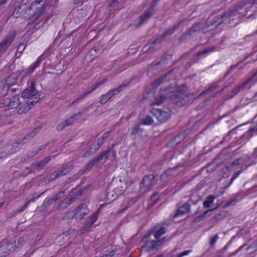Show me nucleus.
<instances>
[{
	"mask_svg": "<svg viewBox=\"0 0 257 257\" xmlns=\"http://www.w3.org/2000/svg\"><path fill=\"white\" fill-rule=\"evenodd\" d=\"M36 83L35 81L31 82L30 86L25 89L22 93L23 99H29L32 105L35 104L44 96L42 92H39L35 89Z\"/></svg>",
	"mask_w": 257,
	"mask_h": 257,
	"instance_id": "nucleus-1",
	"label": "nucleus"
},
{
	"mask_svg": "<svg viewBox=\"0 0 257 257\" xmlns=\"http://www.w3.org/2000/svg\"><path fill=\"white\" fill-rule=\"evenodd\" d=\"M244 5H245V3H243L242 5H236L230 8L228 11L215 16L212 21V25L218 26L222 23L228 18L237 15L238 11L242 10V7Z\"/></svg>",
	"mask_w": 257,
	"mask_h": 257,
	"instance_id": "nucleus-2",
	"label": "nucleus"
},
{
	"mask_svg": "<svg viewBox=\"0 0 257 257\" xmlns=\"http://www.w3.org/2000/svg\"><path fill=\"white\" fill-rule=\"evenodd\" d=\"M177 26L174 25L171 28L168 29L166 32H165L163 35L158 36L156 39L154 40H150L149 42L144 46L142 52L143 53H146L148 51L153 52L154 50V45L157 43H160V42L168 37L169 36L173 34L176 30Z\"/></svg>",
	"mask_w": 257,
	"mask_h": 257,
	"instance_id": "nucleus-3",
	"label": "nucleus"
},
{
	"mask_svg": "<svg viewBox=\"0 0 257 257\" xmlns=\"http://www.w3.org/2000/svg\"><path fill=\"white\" fill-rule=\"evenodd\" d=\"M74 168L72 162H69L59 168L57 170L52 173L48 179L49 182H52L59 177L68 174Z\"/></svg>",
	"mask_w": 257,
	"mask_h": 257,
	"instance_id": "nucleus-4",
	"label": "nucleus"
},
{
	"mask_svg": "<svg viewBox=\"0 0 257 257\" xmlns=\"http://www.w3.org/2000/svg\"><path fill=\"white\" fill-rule=\"evenodd\" d=\"M155 177L152 174L145 176L140 184L141 191L144 193L149 191L155 185Z\"/></svg>",
	"mask_w": 257,
	"mask_h": 257,
	"instance_id": "nucleus-5",
	"label": "nucleus"
},
{
	"mask_svg": "<svg viewBox=\"0 0 257 257\" xmlns=\"http://www.w3.org/2000/svg\"><path fill=\"white\" fill-rule=\"evenodd\" d=\"M106 81H107V79L106 78H104V79H102L101 80L95 83L94 84H93V85H92L91 86L87 88L86 91H85L84 93H83L81 95H80L77 99H76L73 101V102L71 104V105H72L75 103H78L80 100L84 99L85 97H86L87 96V95L88 94L90 93L91 92H92L95 89H96L97 88L99 87L100 85H101L102 84L105 83L106 82Z\"/></svg>",
	"mask_w": 257,
	"mask_h": 257,
	"instance_id": "nucleus-6",
	"label": "nucleus"
},
{
	"mask_svg": "<svg viewBox=\"0 0 257 257\" xmlns=\"http://www.w3.org/2000/svg\"><path fill=\"white\" fill-rule=\"evenodd\" d=\"M19 143H18V141L16 143L7 145L4 147V150H6L4 152H1L0 153V159L5 158L8 156L13 154L19 150Z\"/></svg>",
	"mask_w": 257,
	"mask_h": 257,
	"instance_id": "nucleus-7",
	"label": "nucleus"
},
{
	"mask_svg": "<svg viewBox=\"0 0 257 257\" xmlns=\"http://www.w3.org/2000/svg\"><path fill=\"white\" fill-rule=\"evenodd\" d=\"M15 37V34L14 33H10L7 35L0 43V56L6 51L8 48L12 43Z\"/></svg>",
	"mask_w": 257,
	"mask_h": 257,
	"instance_id": "nucleus-8",
	"label": "nucleus"
},
{
	"mask_svg": "<svg viewBox=\"0 0 257 257\" xmlns=\"http://www.w3.org/2000/svg\"><path fill=\"white\" fill-rule=\"evenodd\" d=\"M45 7L44 5H42L40 7L37 8V10L35 11L34 15L30 18L28 25H31L35 22L36 23L37 25H39L40 24V21H43L41 16L43 13Z\"/></svg>",
	"mask_w": 257,
	"mask_h": 257,
	"instance_id": "nucleus-9",
	"label": "nucleus"
},
{
	"mask_svg": "<svg viewBox=\"0 0 257 257\" xmlns=\"http://www.w3.org/2000/svg\"><path fill=\"white\" fill-rule=\"evenodd\" d=\"M74 231V229L71 228L60 234L56 239L57 243H58L59 245H62L65 244L71 238Z\"/></svg>",
	"mask_w": 257,
	"mask_h": 257,
	"instance_id": "nucleus-10",
	"label": "nucleus"
},
{
	"mask_svg": "<svg viewBox=\"0 0 257 257\" xmlns=\"http://www.w3.org/2000/svg\"><path fill=\"white\" fill-rule=\"evenodd\" d=\"M16 242L3 244L0 246V257H6L11 252L15 251Z\"/></svg>",
	"mask_w": 257,
	"mask_h": 257,
	"instance_id": "nucleus-11",
	"label": "nucleus"
},
{
	"mask_svg": "<svg viewBox=\"0 0 257 257\" xmlns=\"http://www.w3.org/2000/svg\"><path fill=\"white\" fill-rule=\"evenodd\" d=\"M151 112L161 122H166L170 117L168 112L159 109H153Z\"/></svg>",
	"mask_w": 257,
	"mask_h": 257,
	"instance_id": "nucleus-12",
	"label": "nucleus"
},
{
	"mask_svg": "<svg viewBox=\"0 0 257 257\" xmlns=\"http://www.w3.org/2000/svg\"><path fill=\"white\" fill-rule=\"evenodd\" d=\"M187 86L186 85L181 86H178V106H181L186 105L189 100V97L186 95L184 96L183 94L181 93V90L185 88L186 89Z\"/></svg>",
	"mask_w": 257,
	"mask_h": 257,
	"instance_id": "nucleus-13",
	"label": "nucleus"
},
{
	"mask_svg": "<svg viewBox=\"0 0 257 257\" xmlns=\"http://www.w3.org/2000/svg\"><path fill=\"white\" fill-rule=\"evenodd\" d=\"M146 248L147 251H151L152 250L156 249L160 246L164 242V238L161 240H149L146 239Z\"/></svg>",
	"mask_w": 257,
	"mask_h": 257,
	"instance_id": "nucleus-14",
	"label": "nucleus"
},
{
	"mask_svg": "<svg viewBox=\"0 0 257 257\" xmlns=\"http://www.w3.org/2000/svg\"><path fill=\"white\" fill-rule=\"evenodd\" d=\"M114 145H113L110 148L101 153L98 156L100 161L103 159H108L109 160H114L115 159L116 154L115 151L112 149Z\"/></svg>",
	"mask_w": 257,
	"mask_h": 257,
	"instance_id": "nucleus-15",
	"label": "nucleus"
},
{
	"mask_svg": "<svg viewBox=\"0 0 257 257\" xmlns=\"http://www.w3.org/2000/svg\"><path fill=\"white\" fill-rule=\"evenodd\" d=\"M40 127L35 128L33 131L26 135L24 137L19 138L17 140L18 143L22 145L28 143L36 135V134L40 131Z\"/></svg>",
	"mask_w": 257,
	"mask_h": 257,
	"instance_id": "nucleus-16",
	"label": "nucleus"
},
{
	"mask_svg": "<svg viewBox=\"0 0 257 257\" xmlns=\"http://www.w3.org/2000/svg\"><path fill=\"white\" fill-rule=\"evenodd\" d=\"M228 212L226 210H223L213 217H212L209 220V223L212 226L215 225L217 222L223 219L226 217Z\"/></svg>",
	"mask_w": 257,
	"mask_h": 257,
	"instance_id": "nucleus-17",
	"label": "nucleus"
},
{
	"mask_svg": "<svg viewBox=\"0 0 257 257\" xmlns=\"http://www.w3.org/2000/svg\"><path fill=\"white\" fill-rule=\"evenodd\" d=\"M164 93L172 100H175L177 98V85L170 86L163 90Z\"/></svg>",
	"mask_w": 257,
	"mask_h": 257,
	"instance_id": "nucleus-18",
	"label": "nucleus"
},
{
	"mask_svg": "<svg viewBox=\"0 0 257 257\" xmlns=\"http://www.w3.org/2000/svg\"><path fill=\"white\" fill-rule=\"evenodd\" d=\"M22 71L18 70L15 73L11 74L8 77L6 80V85L7 87L12 86L17 83V80L19 76L21 74Z\"/></svg>",
	"mask_w": 257,
	"mask_h": 257,
	"instance_id": "nucleus-19",
	"label": "nucleus"
},
{
	"mask_svg": "<svg viewBox=\"0 0 257 257\" xmlns=\"http://www.w3.org/2000/svg\"><path fill=\"white\" fill-rule=\"evenodd\" d=\"M29 101L30 100L29 99H23V101H21L20 102L18 110V112L19 114H22L27 112L31 108V106L33 105Z\"/></svg>",
	"mask_w": 257,
	"mask_h": 257,
	"instance_id": "nucleus-20",
	"label": "nucleus"
},
{
	"mask_svg": "<svg viewBox=\"0 0 257 257\" xmlns=\"http://www.w3.org/2000/svg\"><path fill=\"white\" fill-rule=\"evenodd\" d=\"M153 10H152V8H149L146 10L145 12L140 16V22L138 24L137 26L138 27L141 26L147 20L151 18L153 16Z\"/></svg>",
	"mask_w": 257,
	"mask_h": 257,
	"instance_id": "nucleus-21",
	"label": "nucleus"
},
{
	"mask_svg": "<svg viewBox=\"0 0 257 257\" xmlns=\"http://www.w3.org/2000/svg\"><path fill=\"white\" fill-rule=\"evenodd\" d=\"M82 114V112L81 111H79L78 113L72 116H71L70 118L66 120L65 121L62 122V123L59 124L57 126V130L58 131H61L63 130L65 127H66L67 126L70 125L71 124L74 120V116L79 115H81Z\"/></svg>",
	"mask_w": 257,
	"mask_h": 257,
	"instance_id": "nucleus-22",
	"label": "nucleus"
},
{
	"mask_svg": "<svg viewBox=\"0 0 257 257\" xmlns=\"http://www.w3.org/2000/svg\"><path fill=\"white\" fill-rule=\"evenodd\" d=\"M86 205L83 203L78 206L77 208L75 209L76 219H82V218L84 217V215L86 214Z\"/></svg>",
	"mask_w": 257,
	"mask_h": 257,
	"instance_id": "nucleus-23",
	"label": "nucleus"
},
{
	"mask_svg": "<svg viewBox=\"0 0 257 257\" xmlns=\"http://www.w3.org/2000/svg\"><path fill=\"white\" fill-rule=\"evenodd\" d=\"M165 232L166 229L164 227H161L157 231L150 230L148 234L144 237V239L149 238L152 234H154L155 238L158 239L161 236L165 234Z\"/></svg>",
	"mask_w": 257,
	"mask_h": 257,
	"instance_id": "nucleus-24",
	"label": "nucleus"
},
{
	"mask_svg": "<svg viewBox=\"0 0 257 257\" xmlns=\"http://www.w3.org/2000/svg\"><path fill=\"white\" fill-rule=\"evenodd\" d=\"M167 98L163 90H160L159 94L156 96L154 99L153 104L160 105L163 103Z\"/></svg>",
	"mask_w": 257,
	"mask_h": 257,
	"instance_id": "nucleus-25",
	"label": "nucleus"
},
{
	"mask_svg": "<svg viewBox=\"0 0 257 257\" xmlns=\"http://www.w3.org/2000/svg\"><path fill=\"white\" fill-rule=\"evenodd\" d=\"M100 160L99 159L98 156L94 158L92 160L89 161L85 164L83 168V173L86 171L90 170L93 166L96 165L98 162H100Z\"/></svg>",
	"mask_w": 257,
	"mask_h": 257,
	"instance_id": "nucleus-26",
	"label": "nucleus"
},
{
	"mask_svg": "<svg viewBox=\"0 0 257 257\" xmlns=\"http://www.w3.org/2000/svg\"><path fill=\"white\" fill-rule=\"evenodd\" d=\"M20 101L18 97L15 96L9 99L8 107L9 109H14L18 107Z\"/></svg>",
	"mask_w": 257,
	"mask_h": 257,
	"instance_id": "nucleus-27",
	"label": "nucleus"
},
{
	"mask_svg": "<svg viewBox=\"0 0 257 257\" xmlns=\"http://www.w3.org/2000/svg\"><path fill=\"white\" fill-rule=\"evenodd\" d=\"M201 26L199 23L194 25L190 29H189L185 34V36H190L193 33L199 31L201 30Z\"/></svg>",
	"mask_w": 257,
	"mask_h": 257,
	"instance_id": "nucleus-28",
	"label": "nucleus"
},
{
	"mask_svg": "<svg viewBox=\"0 0 257 257\" xmlns=\"http://www.w3.org/2000/svg\"><path fill=\"white\" fill-rule=\"evenodd\" d=\"M44 192H42L39 194H38L36 193H33L32 194H30L28 195L27 197V202L24 205H27V207L28 206V204L31 202H34L35 201L36 199L39 198L43 193Z\"/></svg>",
	"mask_w": 257,
	"mask_h": 257,
	"instance_id": "nucleus-29",
	"label": "nucleus"
},
{
	"mask_svg": "<svg viewBox=\"0 0 257 257\" xmlns=\"http://www.w3.org/2000/svg\"><path fill=\"white\" fill-rule=\"evenodd\" d=\"M190 207L189 204H186L178 208V216L182 215L189 212Z\"/></svg>",
	"mask_w": 257,
	"mask_h": 257,
	"instance_id": "nucleus-30",
	"label": "nucleus"
},
{
	"mask_svg": "<svg viewBox=\"0 0 257 257\" xmlns=\"http://www.w3.org/2000/svg\"><path fill=\"white\" fill-rule=\"evenodd\" d=\"M248 81L247 80L240 85L236 86L231 92V96L233 97L238 93L241 90H243L245 86L248 84Z\"/></svg>",
	"mask_w": 257,
	"mask_h": 257,
	"instance_id": "nucleus-31",
	"label": "nucleus"
},
{
	"mask_svg": "<svg viewBox=\"0 0 257 257\" xmlns=\"http://www.w3.org/2000/svg\"><path fill=\"white\" fill-rule=\"evenodd\" d=\"M50 158L49 157H46L42 161L37 162L34 164V166H35L37 170H40L43 168L44 166L50 161Z\"/></svg>",
	"mask_w": 257,
	"mask_h": 257,
	"instance_id": "nucleus-32",
	"label": "nucleus"
},
{
	"mask_svg": "<svg viewBox=\"0 0 257 257\" xmlns=\"http://www.w3.org/2000/svg\"><path fill=\"white\" fill-rule=\"evenodd\" d=\"M215 197L214 195H209L203 202V206L206 208H208L213 203Z\"/></svg>",
	"mask_w": 257,
	"mask_h": 257,
	"instance_id": "nucleus-33",
	"label": "nucleus"
},
{
	"mask_svg": "<svg viewBox=\"0 0 257 257\" xmlns=\"http://www.w3.org/2000/svg\"><path fill=\"white\" fill-rule=\"evenodd\" d=\"M74 197L72 196H70L69 198H66L64 199L62 203L60 204V208H66L67 206L71 204L73 201H74Z\"/></svg>",
	"mask_w": 257,
	"mask_h": 257,
	"instance_id": "nucleus-34",
	"label": "nucleus"
},
{
	"mask_svg": "<svg viewBox=\"0 0 257 257\" xmlns=\"http://www.w3.org/2000/svg\"><path fill=\"white\" fill-rule=\"evenodd\" d=\"M215 49H216V47L214 46L207 47V48L203 49V50L198 51L197 53V56H200L204 54L214 52V51H215Z\"/></svg>",
	"mask_w": 257,
	"mask_h": 257,
	"instance_id": "nucleus-35",
	"label": "nucleus"
},
{
	"mask_svg": "<svg viewBox=\"0 0 257 257\" xmlns=\"http://www.w3.org/2000/svg\"><path fill=\"white\" fill-rule=\"evenodd\" d=\"M142 123L136 124L132 128L131 135L132 136H135L143 132V130L141 128L140 126Z\"/></svg>",
	"mask_w": 257,
	"mask_h": 257,
	"instance_id": "nucleus-36",
	"label": "nucleus"
},
{
	"mask_svg": "<svg viewBox=\"0 0 257 257\" xmlns=\"http://www.w3.org/2000/svg\"><path fill=\"white\" fill-rule=\"evenodd\" d=\"M41 63V58L39 57L38 60L35 62L32 66H31L27 70V74H30L33 73L35 69L38 67Z\"/></svg>",
	"mask_w": 257,
	"mask_h": 257,
	"instance_id": "nucleus-37",
	"label": "nucleus"
},
{
	"mask_svg": "<svg viewBox=\"0 0 257 257\" xmlns=\"http://www.w3.org/2000/svg\"><path fill=\"white\" fill-rule=\"evenodd\" d=\"M27 208V205H24L22 206L20 209H18L15 211H12V212L10 213L8 215V217L9 218H11L14 216H15L17 214L22 212L24 211V210Z\"/></svg>",
	"mask_w": 257,
	"mask_h": 257,
	"instance_id": "nucleus-38",
	"label": "nucleus"
},
{
	"mask_svg": "<svg viewBox=\"0 0 257 257\" xmlns=\"http://www.w3.org/2000/svg\"><path fill=\"white\" fill-rule=\"evenodd\" d=\"M162 169V162H157L152 164L151 170L155 173H157Z\"/></svg>",
	"mask_w": 257,
	"mask_h": 257,
	"instance_id": "nucleus-39",
	"label": "nucleus"
},
{
	"mask_svg": "<svg viewBox=\"0 0 257 257\" xmlns=\"http://www.w3.org/2000/svg\"><path fill=\"white\" fill-rule=\"evenodd\" d=\"M215 208L210 209H208V210L205 211L203 213L197 216L195 218L194 221L196 222H199L201 221L204 218V217L207 215V214H208V212L215 210Z\"/></svg>",
	"mask_w": 257,
	"mask_h": 257,
	"instance_id": "nucleus-40",
	"label": "nucleus"
},
{
	"mask_svg": "<svg viewBox=\"0 0 257 257\" xmlns=\"http://www.w3.org/2000/svg\"><path fill=\"white\" fill-rule=\"evenodd\" d=\"M104 141L101 138H98L97 140V143L96 144L94 143L91 145L94 148L93 152H95L97 149H98L103 145Z\"/></svg>",
	"mask_w": 257,
	"mask_h": 257,
	"instance_id": "nucleus-41",
	"label": "nucleus"
},
{
	"mask_svg": "<svg viewBox=\"0 0 257 257\" xmlns=\"http://www.w3.org/2000/svg\"><path fill=\"white\" fill-rule=\"evenodd\" d=\"M218 86L217 85H211L209 86V87L206 89L205 90L203 91L199 95V96H203L206 94L209 93L213 91L214 90H215L217 87Z\"/></svg>",
	"mask_w": 257,
	"mask_h": 257,
	"instance_id": "nucleus-42",
	"label": "nucleus"
},
{
	"mask_svg": "<svg viewBox=\"0 0 257 257\" xmlns=\"http://www.w3.org/2000/svg\"><path fill=\"white\" fill-rule=\"evenodd\" d=\"M154 121L151 116L147 115L145 118L142 120V124L151 125L153 123Z\"/></svg>",
	"mask_w": 257,
	"mask_h": 257,
	"instance_id": "nucleus-43",
	"label": "nucleus"
},
{
	"mask_svg": "<svg viewBox=\"0 0 257 257\" xmlns=\"http://www.w3.org/2000/svg\"><path fill=\"white\" fill-rule=\"evenodd\" d=\"M172 72V70L168 71L167 73H166V74H165L163 76H162V77H160L159 78H158V79H157L155 81V83H156L158 85L161 84L164 81V80L168 76H169L171 73V72Z\"/></svg>",
	"mask_w": 257,
	"mask_h": 257,
	"instance_id": "nucleus-44",
	"label": "nucleus"
},
{
	"mask_svg": "<svg viewBox=\"0 0 257 257\" xmlns=\"http://www.w3.org/2000/svg\"><path fill=\"white\" fill-rule=\"evenodd\" d=\"M21 7L19 6H17L15 8V9L13 11V14H12V16H13L14 18H18L21 16Z\"/></svg>",
	"mask_w": 257,
	"mask_h": 257,
	"instance_id": "nucleus-45",
	"label": "nucleus"
},
{
	"mask_svg": "<svg viewBox=\"0 0 257 257\" xmlns=\"http://www.w3.org/2000/svg\"><path fill=\"white\" fill-rule=\"evenodd\" d=\"M74 216L76 217L75 209L74 210H70L67 211L64 215L63 219L68 220L69 218H72Z\"/></svg>",
	"mask_w": 257,
	"mask_h": 257,
	"instance_id": "nucleus-46",
	"label": "nucleus"
},
{
	"mask_svg": "<svg viewBox=\"0 0 257 257\" xmlns=\"http://www.w3.org/2000/svg\"><path fill=\"white\" fill-rule=\"evenodd\" d=\"M167 64V59L166 58H162L160 61L156 63V66L155 67H157V66H161V69H163L165 68Z\"/></svg>",
	"mask_w": 257,
	"mask_h": 257,
	"instance_id": "nucleus-47",
	"label": "nucleus"
},
{
	"mask_svg": "<svg viewBox=\"0 0 257 257\" xmlns=\"http://www.w3.org/2000/svg\"><path fill=\"white\" fill-rule=\"evenodd\" d=\"M176 167H175L171 169H169L167 171L165 172L164 174H162L161 176V179L165 178L166 177L171 176L173 173H175L176 171Z\"/></svg>",
	"mask_w": 257,
	"mask_h": 257,
	"instance_id": "nucleus-48",
	"label": "nucleus"
},
{
	"mask_svg": "<svg viewBox=\"0 0 257 257\" xmlns=\"http://www.w3.org/2000/svg\"><path fill=\"white\" fill-rule=\"evenodd\" d=\"M94 148L92 145L90 146L89 149L87 150L83 154L82 157L84 158H87L90 156L94 152Z\"/></svg>",
	"mask_w": 257,
	"mask_h": 257,
	"instance_id": "nucleus-49",
	"label": "nucleus"
},
{
	"mask_svg": "<svg viewBox=\"0 0 257 257\" xmlns=\"http://www.w3.org/2000/svg\"><path fill=\"white\" fill-rule=\"evenodd\" d=\"M110 99H109L107 95L105 93L104 94L102 95L100 97V100L99 101V102L100 103V104L102 105V104H105L106 102H107Z\"/></svg>",
	"mask_w": 257,
	"mask_h": 257,
	"instance_id": "nucleus-50",
	"label": "nucleus"
},
{
	"mask_svg": "<svg viewBox=\"0 0 257 257\" xmlns=\"http://www.w3.org/2000/svg\"><path fill=\"white\" fill-rule=\"evenodd\" d=\"M125 86V84H122L120 85L116 88L111 89V90L114 95H116L119 93L122 90V89L124 88Z\"/></svg>",
	"mask_w": 257,
	"mask_h": 257,
	"instance_id": "nucleus-51",
	"label": "nucleus"
},
{
	"mask_svg": "<svg viewBox=\"0 0 257 257\" xmlns=\"http://www.w3.org/2000/svg\"><path fill=\"white\" fill-rule=\"evenodd\" d=\"M242 173V170H239L236 172H235L233 175L232 176L230 182H229V185H230L233 181L239 176V175Z\"/></svg>",
	"mask_w": 257,
	"mask_h": 257,
	"instance_id": "nucleus-52",
	"label": "nucleus"
},
{
	"mask_svg": "<svg viewBox=\"0 0 257 257\" xmlns=\"http://www.w3.org/2000/svg\"><path fill=\"white\" fill-rule=\"evenodd\" d=\"M25 239L24 237H20L17 241H15L16 242V247H19L22 246L25 243Z\"/></svg>",
	"mask_w": 257,
	"mask_h": 257,
	"instance_id": "nucleus-53",
	"label": "nucleus"
},
{
	"mask_svg": "<svg viewBox=\"0 0 257 257\" xmlns=\"http://www.w3.org/2000/svg\"><path fill=\"white\" fill-rule=\"evenodd\" d=\"M56 201L54 197L49 198L45 201L44 204L47 207L48 206H50L52 204H53Z\"/></svg>",
	"mask_w": 257,
	"mask_h": 257,
	"instance_id": "nucleus-54",
	"label": "nucleus"
},
{
	"mask_svg": "<svg viewBox=\"0 0 257 257\" xmlns=\"http://www.w3.org/2000/svg\"><path fill=\"white\" fill-rule=\"evenodd\" d=\"M25 48V45L24 44L20 43L17 48L16 54L18 53H19L20 54L22 53V52L24 50Z\"/></svg>",
	"mask_w": 257,
	"mask_h": 257,
	"instance_id": "nucleus-55",
	"label": "nucleus"
},
{
	"mask_svg": "<svg viewBox=\"0 0 257 257\" xmlns=\"http://www.w3.org/2000/svg\"><path fill=\"white\" fill-rule=\"evenodd\" d=\"M97 218V213L96 212L93 213L92 215L90 216L89 219L88 221L92 223H94V222L96 220Z\"/></svg>",
	"mask_w": 257,
	"mask_h": 257,
	"instance_id": "nucleus-56",
	"label": "nucleus"
},
{
	"mask_svg": "<svg viewBox=\"0 0 257 257\" xmlns=\"http://www.w3.org/2000/svg\"><path fill=\"white\" fill-rule=\"evenodd\" d=\"M64 191H60L56 195L54 196L56 201L62 198L64 195Z\"/></svg>",
	"mask_w": 257,
	"mask_h": 257,
	"instance_id": "nucleus-57",
	"label": "nucleus"
},
{
	"mask_svg": "<svg viewBox=\"0 0 257 257\" xmlns=\"http://www.w3.org/2000/svg\"><path fill=\"white\" fill-rule=\"evenodd\" d=\"M219 237L217 234L215 235L210 240V244L211 246H213L218 240Z\"/></svg>",
	"mask_w": 257,
	"mask_h": 257,
	"instance_id": "nucleus-58",
	"label": "nucleus"
},
{
	"mask_svg": "<svg viewBox=\"0 0 257 257\" xmlns=\"http://www.w3.org/2000/svg\"><path fill=\"white\" fill-rule=\"evenodd\" d=\"M245 246V244H243L241 246H240L238 249H237L235 251H234V252H231L230 253L229 256V257H231V256H232L233 255H236L237 253H238L240 250L241 249Z\"/></svg>",
	"mask_w": 257,
	"mask_h": 257,
	"instance_id": "nucleus-59",
	"label": "nucleus"
},
{
	"mask_svg": "<svg viewBox=\"0 0 257 257\" xmlns=\"http://www.w3.org/2000/svg\"><path fill=\"white\" fill-rule=\"evenodd\" d=\"M246 99L248 100V103L252 102L254 101L257 100V92L254 94V95L250 98H246Z\"/></svg>",
	"mask_w": 257,
	"mask_h": 257,
	"instance_id": "nucleus-60",
	"label": "nucleus"
},
{
	"mask_svg": "<svg viewBox=\"0 0 257 257\" xmlns=\"http://www.w3.org/2000/svg\"><path fill=\"white\" fill-rule=\"evenodd\" d=\"M192 251V250L191 249L184 251L182 252H181L179 255H178V257H183L185 255L189 254Z\"/></svg>",
	"mask_w": 257,
	"mask_h": 257,
	"instance_id": "nucleus-61",
	"label": "nucleus"
},
{
	"mask_svg": "<svg viewBox=\"0 0 257 257\" xmlns=\"http://www.w3.org/2000/svg\"><path fill=\"white\" fill-rule=\"evenodd\" d=\"M87 231H89L88 229H87L86 227H85V226L83 225L79 230L78 233L80 235H82V234Z\"/></svg>",
	"mask_w": 257,
	"mask_h": 257,
	"instance_id": "nucleus-62",
	"label": "nucleus"
},
{
	"mask_svg": "<svg viewBox=\"0 0 257 257\" xmlns=\"http://www.w3.org/2000/svg\"><path fill=\"white\" fill-rule=\"evenodd\" d=\"M110 131H107L105 133H104L102 137H101L102 139H103V140L104 141V140H105L106 139H107V138L109 137L110 134Z\"/></svg>",
	"mask_w": 257,
	"mask_h": 257,
	"instance_id": "nucleus-63",
	"label": "nucleus"
},
{
	"mask_svg": "<svg viewBox=\"0 0 257 257\" xmlns=\"http://www.w3.org/2000/svg\"><path fill=\"white\" fill-rule=\"evenodd\" d=\"M160 0H153L152 2H151V6L150 7H149V8H152V10L154 11V8L155 7V6H156L158 2H159Z\"/></svg>",
	"mask_w": 257,
	"mask_h": 257,
	"instance_id": "nucleus-64",
	"label": "nucleus"
}]
</instances>
